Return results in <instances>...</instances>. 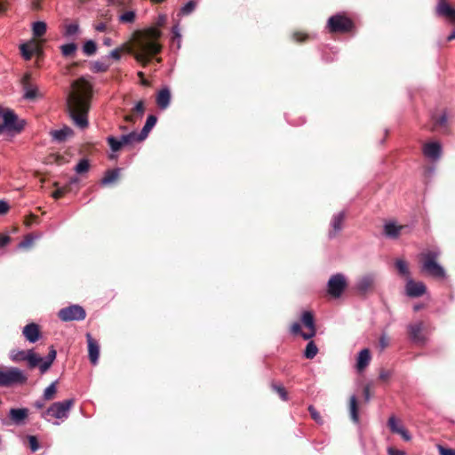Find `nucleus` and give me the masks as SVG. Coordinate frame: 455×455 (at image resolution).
Listing matches in <instances>:
<instances>
[{
	"label": "nucleus",
	"instance_id": "864d4df0",
	"mask_svg": "<svg viewBox=\"0 0 455 455\" xmlns=\"http://www.w3.org/2000/svg\"><path fill=\"white\" fill-rule=\"evenodd\" d=\"M388 344H389V339L387 336V334L383 333L379 337V345L380 347V349L381 350L385 349L388 346Z\"/></svg>",
	"mask_w": 455,
	"mask_h": 455
},
{
	"label": "nucleus",
	"instance_id": "bf43d9fd",
	"mask_svg": "<svg viewBox=\"0 0 455 455\" xmlns=\"http://www.w3.org/2000/svg\"><path fill=\"white\" fill-rule=\"evenodd\" d=\"M9 204L4 200H0V215L5 214L9 211Z\"/></svg>",
	"mask_w": 455,
	"mask_h": 455
},
{
	"label": "nucleus",
	"instance_id": "338daca9",
	"mask_svg": "<svg viewBox=\"0 0 455 455\" xmlns=\"http://www.w3.org/2000/svg\"><path fill=\"white\" fill-rule=\"evenodd\" d=\"M294 38L296 41H299V42H301L303 40H305L307 38V36L306 35H303L301 33H295L293 35Z\"/></svg>",
	"mask_w": 455,
	"mask_h": 455
},
{
	"label": "nucleus",
	"instance_id": "052dcab7",
	"mask_svg": "<svg viewBox=\"0 0 455 455\" xmlns=\"http://www.w3.org/2000/svg\"><path fill=\"white\" fill-rule=\"evenodd\" d=\"M291 331L293 333V334H299L301 336V333H303V331H301V326L299 323H294L291 326Z\"/></svg>",
	"mask_w": 455,
	"mask_h": 455
},
{
	"label": "nucleus",
	"instance_id": "e2e57ef3",
	"mask_svg": "<svg viewBox=\"0 0 455 455\" xmlns=\"http://www.w3.org/2000/svg\"><path fill=\"white\" fill-rule=\"evenodd\" d=\"M10 236L9 235H1L0 236V247H4L10 243Z\"/></svg>",
	"mask_w": 455,
	"mask_h": 455
},
{
	"label": "nucleus",
	"instance_id": "4be33fe9",
	"mask_svg": "<svg viewBox=\"0 0 455 455\" xmlns=\"http://www.w3.org/2000/svg\"><path fill=\"white\" fill-rule=\"evenodd\" d=\"M22 334L28 342L35 343L40 337L39 326L35 323H28L23 328Z\"/></svg>",
	"mask_w": 455,
	"mask_h": 455
},
{
	"label": "nucleus",
	"instance_id": "473e14b6",
	"mask_svg": "<svg viewBox=\"0 0 455 455\" xmlns=\"http://www.w3.org/2000/svg\"><path fill=\"white\" fill-rule=\"evenodd\" d=\"M26 358L28 363V366L30 368H35L37 366L41 361H43V357L37 355L36 353H34L33 350H28V355H26Z\"/></svg>",
	"mask_w": 455,
	"mask_h": 455
},
{
	"label": "nucleus",
	"instance_id": "c85d7f7f",
	"mask_svg": "<svg viewBox=\"0 0 455 455\" xmlns=\"http://www.w3.org/2000/svg\"><path fill=\"white\" fill-rule=\"evenodd\" d=\"M140 132L138 133L137 132L133 131L127 134H123L120 139L124 145H130L134 142H140L143 141L144 139H140Z\"/></svg>",
	"mask_w": 455,
	"mask_h": 455
},
{
	"label": "nucleus",
	"instance_id": "aec40b11",
	"mask_svg": "<svg viewBox=\"0 0 455 455\" xmlns=\"http://www.w3.org/2000/svg\"><path fill=\"white\" fill-rule=\"evenodd\" d=\"M28 416V409L27 408H12L9 411V418L16 426L23 425Z\"/></svg>",
	"mask_w": 455,
	"mask_h": 455
},
{
	"label": "nucleus",
	"instance_id": "cd10ccee",
	"mask_svg": "<svg viewBox=\"0 0 455 455\" xmlns=\"http://www.w3.org/2000/svg\"><path fill=\"white\" fill-rule=\"evenodd\" d=\"M119 173H120L119 168H116V169L109 170V171L106 172L104 177L101 180V184L103 186H108V185L114 183L118 179Z\"/></svg>",
	"mask_w": 455,
	"mask_h": 455
},
{
	"label": "nucleus",
	"instance_id": "603ef678",
	"mask_svg": "<svg viewBox=\"0 0 455 455\" xmlns=\"http://www.w3.org/2000/svg\"><path fill=\"white\" fill-rule=\"evenodd\" d=\"M52 363L46 360L45 358H43V361L40 362V363L37 365L39 366L40 372L44 374L46 372L50 367L52 366Z\"/></svg>",
	"mask_w": 455,
	"mask_h": 455
},
{
	"label": "nucleus",
	"instance_id": "a211bd4d",
	"mask_svg": "<svg viewBox=\"0 0 455 455\" xmlns=\"http://www.w3.org/2000/svg\"><path fill=\"white\" fill-rule=\"evenodd\" d=\"M374 282L375 275L373 274H366L357 280L355 289L359 293L365 294L372 288Z\"/></svg>",
	"mask_w": 455,
	"mask_h": 455
},
{
	"label": "nucleus",
	"instance_id": "ea45409f",
	"mask_svg": "<svg viewBox=\"0 0 455 455\" xmlns=\"http://www.w3.org/2000/svg\"><path fill=\"white\" fill-rule=\"evenodd\" d=\"M79 32V25L77 23H70L65 27L64 36L72 37Z\"/></svg>",
	"mask_w": 455,
	"mask_h": 455
},
{
	"label": "nucleus",
	"instance_id": "3c124183",
	"mask_svg": "<svg viewBox=\"0 0 455 455\" xmlns=\"http://www.w3.org/2000/svg\"><path fill=\"white\" fill-rule=\"evenodd\" d=\"M273 388L277 392L283 401H287L288 395L283 387L273 385Z\"/></svg>",
	"mask_w": 455,
	"mask_h": 455
},
{
	"label": "nucleus",
	"instance_id": "774afa93",
	"mask_svg": "<svg viewBox=\"0 0 455 455\" xmlns=\"http://www.w3.org/2000/svg\"><path fill=\"white\" fill-rule=\"evenodd\" d=\"M106 28H107L106 24L104 22H100L95 26V30H97L99 32H103V31H105Z\"/></svg>",
	"mask_w": 455,
	"mask_h": 455
},
{
	"label": "nucleus",
	"instance_id": "79ce46f5",
	"mask_svg": "<svg viewBox=\"0 0 455 455\" xmlns=\"http://www.w3.org/2000/svg\"><path fill=\"white\" fill-rule=\"evenodd\" d=\"M135 17L136 13L134 11H127L119 16V20L123 23H132Z\"/></svg>",
	"mask_w": 455,
	"mask_h": 455
},
{
	"label": "nucleus",
	"instance_id": "c756f323",
	"mask_svg": "<svg viewBox=\"0 0 455 455\" xmlns=\"http://www.w3.org/2000/svg\"><path fill=\"white\" fill-rule=\"evenodd\" d=\"M395 265L400 275L406 277V280L408 277H411L410 269L405 260L397 259L395 262Z\"/></svg>",
	"mask_w": 455,
	"mask_h": 455
},
{
	"label": "nucleus",
	"instance_id": "0e129e2a",
	"mask_svg": "<svg viewBox=\"0 0 455 455\" xmlns=\"http://www.w3.org/2000/svg\"><path fill=\"white\" fill-rule=\"evenodd\" d=\"M388 455H404V451L394 448H388L387 449Z\"/></svg>",
	"mask_w": 455,
	"mask_h": 455
},
{
	"label": "nucleus",
	"instance_id": "a878e982",
	"mask_svg": "<svg viewBox=\"0 0 455 455\" xmlns=\"http://www.w3.org/2000/svg\"><path fill=\"white\" fill-rule=\"evenodd\" d=\"M156 122H157V118L156 116L150 115L148 116L146 123H145L142 130L140 131V139H144V140L147 139V137L148 136V133L153 129V127L156 125Z\"/></svg>",
	"mask_w": 455,
	"mask_h": 455
},
{
	"label": "nucleus",
	"instance_id": "680f3d73",
	"mask_svg": "<svg viewBox=\"0 0 455 455\" xmlns=\"http://www.w3.org/2000/svg\"><path fill=\"white\" fill-rule=\"evenodd\" d=\"M391 375H392V371H391L382 370V371L379 372V379H380L381 380H386V379H387Z\"/></svg>",
	"mask_w": 455,
	"mask_h": 455
},
{
	"label": "nucleus",
	"instance_id": "f257e3e1",
	"mask_svg": "<svg viewBox=\"0 0 455 455\" xmlns=\"http://www.w3.org/2000/svg\"><path fill=\"white\" fill-rule=\"evenodd\" d=\"M67 105L69 116L74 124L80 129L86 128L89 124L87 118L89 101L86 92L79 91L69 92L67 97Z\"/></svg>",
	"mask_w": 455,
	"mask_h": 455
},
{
	"label": "nucleus",
	"instance_id": "7c9ffc66",
	"mask_svg": "<svg viewBox=\"0 0 455 455\" xmlns=\"http://www.w3.org/2000/svg\"><path fill=\"white\" fill-rule=\"evenodd\" d=\"M349 414L352 421L355 424H359L358 408L356 403V397L355 395L350 397Z\"/></svg>",
	"mask_w": 455,
	"mask_h": 455
},
{
	"label": "nucleus",
	"instance_id": "58836bf2",
	"mask_svg": "<svg viewBox=\"0 0 455 455\" xmlns=\"http://www.w3.org/2000/svg\"><path fill=\"white\" fill-rule=\"evenodd\" d=\"M172 41L177 42V48L180 49L181 46V32L180 24L177 23L172 28Z\"/></svg>",
	"mask_w": 455,
	"mask_h": 455
},
{
	"label": "nucleus",
	"instance_id": "f03ea898",
	"mask_svg": "<svg viewBox=\"0 0 455 455\" xmlns=\"http://www.w3.org/2000/svg\"><path fill=\"white\" fill-rule=\"evenodd\" d=\"M162 36V32L157 28H148L145 30V38L138 43L139 52L135 54V59L146 65L149 61V55H154L161 52L162 46L156 42Z\"/></svg>",
	"mask_w": 455,
	"mask_h": 455
},
{
	"label": "nucleus",
	"instance_id": "49530a36",
	"mask_svg": "<svg viewBox=\"0 0 455 455\" xmlns=\"http://www.w3.org/2000/svg\"><path fill=\"white\" fill-rule=\"evenodd\" d=\"M26 355H28V352L24 350L12 351L11 354V359L13 362L26 361Z\"/></svg>",
	"mask_w": 455,
	"mask_h": 455
},
{
	"label": "nucleus",
	"instance_id": "c9c22d12",
	"mask_svg": "<svg viewBox=\"0 0 455 455\" xmlns=\"http://www.w3.org/2000/svg\"><path fill=\"white\" fill-rule=\"evenodd\" d=\"M77 49V45L75 43H68L60 46L61 53L64 57H69L73 55Z\"/></svg>",
	"mask_w": 455,
	"mask_h": 455
},
{
	"label": "nucleus",
	"instance_id": "69168bd1",
	"mask_svg": "<svg viewBox=\"0 0 455 455\" xmlns=\"http://www.w3.org/2000/svg\"><path fill=\"white\" fill-rule=\"evenodd\" d=\"M45 401H46V400H44V398L43 397V398H41V399H39V400L36 401V402L34 403V406H35L36 409H42V408H44V404H45V403H44V402H45Z\"/></svg>",
	"mask_w": 455,
	"mask_h": 455
},
{
	"label": "nucleus",
	"instance_id": "a19ab883",
	"mask_svg": "<svg viewBox=\"0 0 455 455\" xmlns=\"http://www.w3.org/2000/svg\"><path fill=\"white\" fill-rule=\"evenodd\" d=\"M57 380L51 383L44 391L43 397L44 400H51L57 391L56 388Z\"/></svg>",
	"mask_w": 455,
	"mask_h": 455
},
{
	"label": "nucleus",
	"instance_id": "a18cd8bd",
	"mask_svg": "<svg viewBox=\"0 0 455 455\" xmlns=\"http://www.w3.org/2000/svg\"><path fill=\"white\" fill-rule=\"evenodd\" d=\"M90 164L87 159H81L75 167L77 173H84L89 170Z\"/></svg>",
	"mask_w": 455,
	"mask_h": 455
},
{
	"label": "nucleus",
	"instance_id": "0eeeda50",
	"mask_svg": "<svg viewBox=\"0 0 455 455\" xmlns=\"http://www.w3.org/2000/svg\"><path fill=\"white\" fill-rule=\"evenodd\" d=\"M3 117L4 129H6L10 132H14L20 133L26 125V121L24 119H19L18 116L14 113L13 110L2 109V114L0 115Z\"/></svg>",
	"mask_w": 455,
	"mask_h": 455
},
{
	"label": "nucleus",
	"instance_id": "9b49d317",
	"mask_svg": "<svg viewBox=\"0 0 455 455\" xmlns=\"http://www.w3.org/2000/svg\"><path fill=\"white\" fill-rule=\"evenodd\" d=\"M427 287L423 282H415L411 277H408L405 284V294L410 298H419L424 295Z\"/></svg>",
	"mask_w": 455,
	"mask_h": 455
},
{
	"label": "nucleus",
	"instance_id": "e433bc0d",
	"mask_svg": "<svg viewBox=\"0 0 455 455\" xmlns=\"http://www.w3.org/2000/svg\"><path fill=\"white\" fill-rule=\"evenodd\" d=\"M46 32V23L44 21H36L33 23V34L36 37L42 36Z\"/></svg>",
	"mask_w": 455,
	"mask_h": 455
},
{
	"label": "nucleus",
	"instance_id": "393cba45",
	"mask_svg": "<svg viewBox=\"0 0 455 455\" xmlns=\"http://www.w3.org/2000/svg\"><path fill=\"white\" fill-rule=\"evenodd\" d=\"M371 361V353L368 348L362 349L357 356L356 368L359 371L364 370Z\"/></svg>",
	"mask_w": 455,
	"mask_h": 455
},
{
	"label": "nucleus",
	"instance_id": "5701e85b",
	"mask_svg": "<svg viewBox=\"0 0 455 455\" xmlns=\"http://www.w3.org/2000/svg\"><path fill=\"white\" fill-rule=\"evenodd\" d=\"M50 135L52 136L53 141L60 143L73 135V130L68 126H64L60 130L51 131Z\"/></svg>",
	"mask_w": 455,
	"mask_h": 455
},
{
	"label": "nucleus",
	"instance_id": "37998d69",
	"mask_svg": "<svg viewBox=\"0 0 455 455\" xmlns=\"http://www.w3.org/2000/svg\"><path fill=\"white\" fill-rule=\"evenodd\" d=\"M108 143L111 148L112 151L116 152L118 151L122 146H124L121 139L117 140L113 136H110L108 138Z\"/></svg>",
	"mask_w": 455,
	"mask_h": 455
},
{
	"label": "nucleus",
	"instance_id": "6ab92c4d",
	"mask_svg": "<svg viewBox=\"0 0 455 455\" xmlns=\"http://www.w3.org/2000/svg\"><path fill=\"white\" fill-rule=\"evenodd\" d=\"M435 12L438 16L447 18L451 22L455 21V9L446 0H438Z\"/></svg>",
	"mask_w": 455,
	"mask_h": 455
},
{
	"label": "nucleus",
	"instance_id": "412c9836",
	"mask_svg": "<svg viewBox=\"0 0 455 455\" xmlns=\"http://www.w3.org/2000/svg\"><path fill=\"white\" fill-rule=\"evenodd\" d=\"M404 228V226H399L396 225L394 221H388L384 224L383 231L386 237L390 239H396L399 237L400 234Z\"/></svg>",
	"mask_w": 455,
	"mask_h": 455
},
{
	"label": "nucleus",
	"instance_id": "2f4dec72",
	"mask_svg": "<svg viewBox=\"0 0 455 455\" xmlns=\"http://www.w3.org/2000/svg\"><path fill=\"white\" fill-rule=\"evenodd\" d=\"M317 353L318 347H316L315 342L311 340L307 344L303 355L307 359H313L317 355Z\"/></svg>",
	"mask_w": 455,
	"mask_h": 455
},
{
	"label": "nucleus",
	"instance_id": "6e6552de",
	"mask_svg": "<svg viewBox=\"0 0 455 455\" xmlns=\"http://www.w3.org/2000/svg\"><path fill=\"white\" fill-rule=\"evenodd\" d=\"M58 317L63 322L83 321L86 317V312L82 306L72 304L61 308L58 312Z\"/></svg>",
	"mask_w": 455,
	"mask_h": 455
},
{
	"label": "nucleus",
	"instance_id": "72a5a7b5",
	"mask_svg": "<svg viewBox=\"0 0 455 455\" xmlns=\"http://www.w3.org/2000/svg\"><path fill=\"white\" fill-rule=\"evenodd\" d=\"M83 52L87 56L95 54L97 52L96 43L92 39L87 40L83 45Z\"/></svg>",
	"mask_w": 455,
	"mask_h": 455
},
{
	"label": "nucleus",
	"instance_id": "1a4fd4ad",
	"mask_svg": "<svg viewBox=\"0 0 455 455\" xmlns=\"http://www.w3.org/2000/svg\"><path fill=\"white\" fill-rule=\"evenodd\" d=\"M346 276L341 273L332 275L327 283V291L332 298H339L347 287Z\"/></svg>",
	"mask_w": 455,
	"mask_h": 455
},
{
	"label": "nucleus",
	"instance_id": "09e8293b",
	"mask_svg": "<svg viewBox=\"0 0 455 455\" xmlns=\"http://www.w3.org/2000/svg\"><path fill=\"white\" fill-rule=\"evenodd\" d=\"M28 441L29 443V448L32 452H35L37 450H39L40 445H39V443L35 435H28Z\"/></svg>",
	"mask_w": 455,
	"mask_h": 455
},
{
	"label": "nucleus",
	"instance_id": "9d476101",
	"mask_svg": "<svg viewBox=\"0 0 455 455\" xmlns=\"http://www.w3.org/2000/svg\"><path fill=\"white\" fill-rule=\"evenodd\" d=\"M410 339L416 344L422 345L426 342V337L423 334L424 323L421 321H418L413 323H410L407 326Z\"/></svg>",
	"mask_w": 455,
	"mask_h": 455
},
{
	"label": "nucleus",
	"instance_id": "20e7f679",
	"mask_svg": "<svg viewBox=\"0 0 455 455\" xmlns=\"http://www.w3.org/2000/svg\"><path fill=\"white\" fill-rule=\"evenodd\" d=\"M441 252L439 250H431L421 254L422 257V266L421 270L427 275L435 277V278H444L445 277V270L444 268L437 262V259L440 256Z\"/></svg>",
	"mask_w": 455,
	"mask_h": 455
},
{
	"label": "nucleus",
	"instance_id": "4c0bfd02",
	"mask_svg": "<svg viewBox=\"0 0 455 455\" xmlns=\"http://www.w3.org/2000/svg\"><path fill=\"white\" fill-rule=\"evenodd\" d=\"M109 68V65L101 60H96L92 63L91 70L94 73L106 72Z\"/></svg>",
	"mask_w": 455,
	"mask_h": 455
},
{
	"label": "nucleus",
	"instance_id": "f8f14e48",
	"mask_svg": "<svg viewBox=\"0 0 455 455\" xmlns=\"http://www.w3.org/2000/svg\"><path fill=\"white\" fill-rule=\"evenodd\" d=\"M30 75L25 74L21 78V85L23 89V99L27 100H34L39 96L37 86L30 82Z\"/></svg>",
	"mask_w": 455,
	"mask_h": 455
},
{
	"label": "nucleus",
	"instance_id": "8fccbe9b",
	"mask_svg": "<svg viewBox=\"0 0 455 455\" xmlns=\"http://www.w3.org/2000/svg\"><path fill=\"white\" fill-rule=\"evenodd\" d=\"M308 411H309L312 419L315 422H317L319 424L323 423L322 417H321L320 413L316 411V409L313 405H309Z\"/></svg>",
	"mask_w": 455,
	"mask_h": 455
},
{
	"label": "nucleus",
	"instance_id": "423d86ee",
	"mask_svg": "<svg viewBox=\"0 0 455 455\" xmlns=\"http://www.w3.org/2000/svg\"><path fill=\"white\" fill-rule=\"evenodd\" d=\"M353 27V21L342 13L332 15L327 22V28L331 33H347L351 31Z\"/></svg>",
	"mask_w": 455,
	"mask_h": 455
},
{
	"label": "nucleus",
	"instance_id": "5fc2aeb1",
	"mask_svg": "<svg viewBox=\"0 0 455 455\" xmlns=\"http://www.w3.org/2000/svg\"><path fill=\"white\" fill-rule=\"evenodd\" d=\"M440 455H455V450L451 448H445L442 445L438 446Z\"/></svg>",
	"mask_w": 455,
	"mask_h": 455
},
{
	"label": "nucleus",
	"instance_id": "39448f33",
	"mask_svg": "<svg viewBox=\"0 0 455 455\" xmlns=\"http://www.w3.org/2000/svg\"><path fill=\"white\" fill-rule=\"evenodd\" d=\"M28 381L26 372L17 367H9L5 370L0 368V387H10L22 386Z\"/></svg>",
	"mask_w": 455,
	"mask_h": 455
},
{
	"label": "nucleus",
	"instance_id": "2eb2a0df",
	"mask_svg": "<svg viewBox=\"0 0 455 455\" xmlns=\"http://www.w3.org/2000/svg\"><path fill=\"white\" fill-rule=\"evenodd\" d=\"M346 212L341 211L338 213H335L331 220V230L329 231V238H334L343 228V222L345 220Z\"/></svg>",
	"mask_w": 455,
	"mask_h": 455
},
{
	"label": "nucleus",
	"instance_id": "de8ad7c7",
	"mask_svg": "<svg viewBox=\"0 0 455 455\" xmlns=\"http://www.w3.org/2000/svg\"><path fill=\"white\" fill-rule=\"evenodd\" d=\"M20 52H21V55L22 57L28 60L31 59L32 55H33V51L29 48V46L26 44H22L20 47Z\"/></svg>",
	"mask_w": 455,
	"mask_h": 455
},
{
	"label": "nucleus",
	"instance_id": "6e6d98bb",
	"mask_svg": "<svg viewBox=\"0 0 455 455\" xmlns=\"http://www.w3.org/2000/svg\"><path fill=\"white\" fill-rule=\"evenodd\" d=\"M134 111L137 112L140 116H143L145 112V106L142 100L138 101L134 106Z\"/></svg>",
	"mask_w": 455,
	"mask_h": 455
},
{
	"label": "nucleus",
	"instance_id": "7ed1b4c3",
	"mask_svg": "<svg viewBox=\"0 0 455 455\" xmlns=\"http://www.w3.org/2000/svg\"><path fill=\"white\" fill-rule=\"evenodd\" d=\"M73 404V399L55 402L42 413L41 417L48 422H52L53 425H60L59 421H52V419L64 420L68 419Z\"/></svg>",
	"mask_w": 455,
	"mask_h": 455
},
{
	"label": "nucleus",
	"instance_id": "dca6fc26",
	"mask_svg": "<svg viewBox=\"0 0 455 455\" xmlns=\"http://www.w3.org/2000/svg\"><path fill=\"white\" fill-rule=\"evenodd\" d=\"M86 339L88 344L89 359L92 364L96 365L100 356V345L96 339L92 338L91 333H86Z\"/></svg>",
	"mask_w": 455,
	"mask_h": 455
},
{
	"label": "nucleus",
	"instance_id": "f704fd0d",
	"mask_svg": "<svg viewBox=\"0 0 455 455\" xmlns=\"http://www.w3.org/2000/svg\"><path fill=\"white\" fill-rule=\"evenodd\" d=\"M38 238H40V235H34L32 234H28L21 242L19 243L18 248L28 249L33 244L34 241Z\"/></svg>",
	"mask_w": 455,
	"mask_h": 455
},
{
	"label": "nucleus",
	"instance_id": "bb28decb",
	"mask_svg": "<svg viewBox=\"0 0 455 455\" xmlns=\"http://www.w3.org/2000/svg\"><path fill=\"white\" fill-rule=\"evenodd\" d=\"M432 119L434 122L433 130L440 129H447L448 124V115L445 111H443L440 116H436L435 115L432 116Z\"/></svg>",
	"mask_w": 455,
	"mask_h": 455
},
{
	"label": "nucleus",
	"instance_id": "f3484780",
	"mask_svg": "<svg viewBox=\"0 0 455 455\" xmlns=\"http://www.w3.org/2000/svg\"><path fill=\"white\" fill-rule=\"evenodd\" d=\"M423 154L432 161H438L442 156V146L438 142H429L424 145Z\"/></svg>",
	"mask_w": 455,
	"mask_h": 455
},
{
	"label": "nucleus",
	"instance_id": "4d7b16f0",
	"mask_svg": "<svg viewBox=\"0 0 455 455\" xmlns=\"http://www.w3.org/2000/svg\"><path fill=\"white\" fill-rule=\"evenodd\" d=\"M107 58H111V59H114L115 60H119L121 59V53H120V49L118 48H116L114 50H112L108 55L107 56Z\"/></svg>",
	"mask_w": 455,
	"mask_h": 455
},
{
	"label": "nucleus",
	"instance_id": "ddd939ff",
	"mask_svg": "<svg viewBox=\"0 0 455 455\" xmlns=\"http://www.w3.org/2000/svg\"><path fill=\"white\" fill-rule=\"evenodd\" d=\"M387 426L392 433L401 435L405 442L411 440V435L404 426L399 422L395 416L392 415L389 417Z\"/></svg>",
	"mask_w": 455,
	"mask_h": 455
},
{
	"label": "nucleus",
	"instance_id": "c03bdc74",
	"mask_svg": "<svg viewBox=\"0 0 455 455\" xmlns=\"http://www.w3.org/2000/svg\"><path fill=\"white\" fill-rule=\"evenodd\" d=\"M195 9H196V3L194 1H188L186 4H184L180 8V14L183 15V16L188 15L192 12H194Z\"/></svg>",
	"mask_w": 455,
	"mask_h": 455
},
{
	"label": "nucleus",
	"instance_id": "13d9d810",
	"mask_svg": "<svg viewBox=\"0 0 455 455\" xmlns=\"http://www.w3.org/2000/svg\"><path fill=\"white\" fill-rule=\"evenodd\" d=\"M56 350L53 348V347H51L47 356L44 358L52 363L56 358Z\"/></svg>",
	"mask_w": 455,
	"mask_h": 455
},
{
	"label": "nucleus",
	"instance_id": "4468645a",
	"mask_svg": "<svg viewBox=\"0 0 455 455\" xmlns=\"http://www.w3.org/2000/svg\"><path fill=\"white\" fill-rule=\"evenodd\" d=\"M301 322L307 327L309 331L301 333V337L308 340L315 336L316 329L315 324L314 315L310 311H305L301 315Z\"/></svg>",
	"mask_w": 455,
	"mask_h": 455
},
{
	"label": "nucleus",
	"instance_id": "b1692460",
	"mask_svg": "<svg viewBox=\"0 0 455 455\" xmlns=\"http://www.w3.org/2000/svg\"><path fill=\"white\" fill-rule=\"evenodd\" d=\"M156 103L160 109H166L171 103V92L169 88L164 87L159 91L156 96Z\"/></svg>",
	"mask_w": 455,
	"mask_h": 455
}]
</instances>
